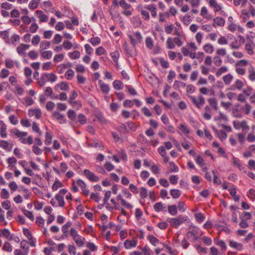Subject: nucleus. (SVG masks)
<instances>
[{"label": "nucleus", "mask_w": 255, "mask_h": 255, "mask_svg": "<svg viewBox=\"0 0 255 255\" xmlns=\"http://www.w3.org/2000/svg\"><path fill=\"white\" fill-rule=\"evenodd\" d=\"M189 219L187 216L179 215L176 218L168 219V221L172 227L177 228L184 222H186Z\"/></svg>", "instance_id": "f257e3e1"}, {"label": "nucleus", "mask_w": 255, "mask_h": 255, "mask_svg": "<svg viewBox=\"0 0 255 255\" xmlns=\"http://www.w3.org/2000/svg\"><path fill=\"white\" fill-rule=\"evenodd\" d=\"M70 235L78 246L81 247L83 246L85 238L80 236L74 228L70 229Z\"/></svg>", "instance_id": "f03ea898"}, {"label": "nucleus", "mask_w": 255, "mask_h": 255, "mask_svg": "<svg viewBox=\"0 0 255 255\" xmlns=\"http://www.w3.org/2000/svg\"><path fill=\"white\" fill-rule=\"evenodd\" d=\"M189 97L192 104L198 109H201L205 104V99L202 95H199L197 97L189 96Z\"/></svg>", "instance_id": "7ed1b4c3"}, {"label": "nucleus", "mask_w": 255, "mask_h": 255, "mask_svg": "<svg viewBox=\"0 0 255 255\" xmlns=\"http://www.w3.org/2000/svg\"><path fill=\"white\" fill-rule=\"evenodd\" d=\"M10 133L13 135L15 136L16 137L19 138V140L23 144H26V138L28 134L27 132L21 131L16 128L12 129Z\"/></svg>", "instance_id": "20e7f679"}, {"label": "nucleus", "mask_w": 255, "mask_h": 255, "mask_svg": "<svg viewBox=\"0 0 255 255\" xmlns=\"http://www.w3.org/2000/svg\"><path fill=\"white\" fill-rule=\"evenodd\" d=\"M234 128L237 130L242 129L243 131H247L249 129V126L247 124L246 121L240 122L239 121H235L233 122Z\"/></svg>", "instance_id": "39448f33"}, {"label": "nucleus", "mask_w": 255, "mask_h": 255, "mask_svg": "<svg viewBox=\"0 0 255 255\" xmlns=\"http://www.w3.org/2000/svg\"><path fill=\"white\" fill-rule=\"evenodd\" d=\"M129 38L132 45H135L140 43L142 40V37L139 32H135L129 35Z\"/></svg>", "instance_id": "423d86ee"}, {"label": "nucleus", "mask_w": 255, "mask_h": 255, "mask_svg": "<svg viewBox=\"0 0 255 255\" xmlns=\"http://www.w3.org/2000/svg\"><path fill=\"white\" fill-rule=\"evenodd\" d=\"M199 229L194 227L193 229L187 234V237L191 241L194 242L198 240Z\"/></svg>", "instance_id": "0eeeda50"}, {"label": "nucleus", "mask_w": 255, "mask_h": 255, "mask_svg": "<svg viewBox=\"0 0 255 255\" xmlns=\"http://www.w3.org/2000/svg\"><path fill=\"white\" fill-rule=\"evenodd\" d=\"M53 118L56 119L60 124L66 123V119L63 115L60 114L57 111H55L52 113Z\"/></svg>", "instance_id": "6e6552de"}, {"label": "nucleus", "mask_w": 255, "mask_h": 255, "mask_svg": "<svg viewBox=\"0 0 255 255\" xmlns=\"http://www.w3.org/2000/svg\"><path fill=\"white\" fill-rule=\"evenodd\" d=\"M84 175L87 178L91 181L97 182L99 181V178L95 174L91 172L89 170L85 169L84 171Z\"/></svg>", "instance_id": "1a4fd4ad"}, {"label": "nucleus", "mask_w": 255, "mask_h": 255, "mask_svg": "<svg viewBox=\"0 0 255 255\" xmlns=\"http://www.w3.org/2000/svg\"><path fill=\"white\" fill-rule=\"evenodd\" d=\"M29 47V45L21 43L16 48V51L18 54L24 56L25 51L28 49Z\"/></svg>", "instance_id": "9d476101"}, {"label": "nucleus", "mask_w": 255, "mask_h": 255, "mask_svg": "<svg viewBox=\"0 0 255 255\" xmlns=\"http://www.w3.org/2000/svg\"><path fill=\"white\" fill-rule=\"evenodd\" d=\"M244 86L243 82L242 81L239 79L236 80L235 83L231 85L230 88L229 89L230 90L234 91L236 90H241Z\"/></svg>", "instance_id": "9b49d317"}, {"label": "nucleus", "mask_w": 255, "mask_h": 255, "mask_svg": "<svg viewBox=\"0 0 255 255\" xmlns=\"http://www.w3.org/2000/svg\"><path fill=\"white\" fill-rule=\"evenodd\" d=\"M116 198L118 201H121V204L123 207L129 209L132 208L133 206L124 199L121 194H119Z\"/></svg>", "instance_id": "f8f14e48"}, {"label": "nucleus", "mask_w": 255, "mask_h": 255, "mask_svg": "<svg viewBox=\"0 0 255 255\" xmlns=\"http://www.w3.org/2000/svg\"><path fill=\"white\" fill-rule=\"evenodd\" d=\"M229 243L230 247L233 249L239 251H241L243 249V245L242 243H238L234 240H230Z\"/></svg>", "instance_id": "ddd939ff"}, {"label": "nucleus", "mask_w": 255, "mask_h": 255, "mask_svg": "<svg viewBox=\"0 0 255 255\" xmlns=\"http://www.w3.org/2000/svg\"><path fill=\"white\" fill-rule=\"evenodd\" d=\"M77 184L82 190L83 194L87 196L89 194V190L87 188L86 184L81 180H78L77 181Z\"/></svg>", "instance_id": "4468645a"}, {"label": "nucleus", "mask_w": 255, "mask_h": 255, "mask_svg": "<svg viewBox=\"0 0 255 255\" xmlns=\"http://www.w3.org/2000/svg\"><path fill=\"white\" fill-rule=\"evenodd\" d=\"M35 13L38 16L40 22H46L48 20V16L42 10H36Z\"/></svg>", "instance_id": "2eb2a0df"}, {"label": "nucleus", "mask_w": 255, "mask_h": 255, "mask_svg": "<svg viewBox=\"0 0 255 255\" xmlns=\"http://www.w3.org/2000/svg\"><path fill=\"white\" fill-rule=\"evenodd\" d=\"M28 116L29 117L35 116L38 119L41 116V112L39 109H30L28 110Z\"/></svg>", "instance_id": "dca6fc26"}, {"label": "nucleus", "mask_w": 255, "mask_h": 255, "mask_svg": "<svg viewBox=\"0 0 255 255\" xmlns=\"http://www.w3.org/2000/svg\"><path fill=\"white\" fill-rule=\"evenodd\" d=\"M0 135L2 138H6L7 137L6 129L7 127L3 121H0Z\"/></svg>", "instance_id": "f3484780"}, {"label": "nucleus", "mask_w": 255, "mask_h": 255, "mask_svg": "<svg viewBox=\"0 0 255 255\" xmlns=\"http://www.w3.org/2000/svg\"><path fill=\"white\" fill-rule=\"evenodd\" d=\"M137 244L136 240H126L124 243V246L126 249H129L133 247H135Z\"/></svg>", "instance_id": "a211bd4d"}, {"label": "nucleus", "mask_w": 255, "mask_h": 255, "mask_svg": "<svg viewBox=\"0 0 255 255\" xmlns=\"http://www.w3.org/2000/svg\"><path fill=\"white\" fill-rule=\"evenodd\" d=\"M248 78L252 82L255 81V68L253 66H251L248 68Z\"/></svg>", "instance_id": "6ab92c4d"}, {"label": "nucleus", "mask_w": 255, "mask_h": 255, "mask_svg": "<svg viewBox=\"0 0 255 255\" xmlns=\"http://www.w3.org/2000/svg\"><path fill=\"white\" fill-rule=\"evenodd\" d=\"M209 4L214 8L215 12L219 11L221 9V6L216 0H209Z\"/></svg>", "instance_id": "aec40b11"}, {"label": "nucleus", "mask_w": 255, "mask_h": 255, "mask_svg": "<svg viewBox=\"0 0 255 255\" xmlns=\"http://www.w3.org/2000/svg\"><path fill=\"white\" fill-rule=\"evenodd\" d=\"M99 84L101 90L105 94H108L110 91L108 85L104 83L102 80H99Z\"/></svg>", "instance_id": "412c9836"}, {"label": "nucleus", "mask_w": 255, "mask_h": 255, "mask_svg": "<svg viewBox=\"0 0 255 255\" xmlns=\"http://www.w3.org/2000/svg\"><path fill=\"white\" fill-rule=\"evenodd\" d=\"M166 207L161 202H157L154 205L153 208L157 212L165 211Z\"/></svg>", "instance_id": "4be33fe9"}, {"label": "nucleus", "mask_w": 255, "mask_h": 255, "mask_svg": "<svg viewBox=\"0 0 255 255\" xmlns=\"http://www.w3.org/2000/svg\"><path fill=\"white\" fill-rule=\"evenodd\" d=\"M144 7L145 9L151 11L152 17H155L157 16L156 8L154 4L146 5Z\"/></svg>", "instance_id": "5701e85b"}, {"label": "nucleus", "mask_w": 255, "mask_h": 255, "mask_svg": "<svg viewBox=\"0 0 255 255\" xmlns=\"http://www.w3.org/2000/svg\"><path fill=\"white\" fill-rule=\"evenodd\" d=\"M204 113L203 114V117L207 120H209L211 119V116L210 113L211 112V109L210 106H206L204 108Z\"/></svg>", "instance_id": "b1692460"}, {"label": "nucleus", "mask_w": 255, "mask_h": 255, "mask_svg": "<svg viewBox=\"0 0 255 255\" xmlns=\"http://www.w3.org/2000/svg\"><path fill=\"white\" fill-rule=\"evenodd\" d=\"M214 243L221 248V250L224 252L227 249V246L225 242L223 240H218L214 241Z\"/></svg>", "instance_id": "393cba45"}, {"label": "nucleus", "mask_w": 255, "mask_h": 255, "mask_svg": "<svg viewBox=\"0 0 255 255\" xmlns=\"http://www.w3.org/2000/svg\"><path fill=\"white\" fill-rule=\"evenodd\" d=\"M203 48L207 53L211 54L214 52V46L210 43H207L204 45Z\"/></svg>", "instance_id": "a878e982"}, {"label": "nucleus", "mask_w": 255, "mask_h": 255, "mask_svg": "<svg viewBox=\"0 0 255 255\" xmlns=\"http://www.w3.org/2000/svg\"><path fill=\"white\" fill-rule=\"evenodd\" d=\"M213 25L214 26H215V24L221 26L225 24V20L222 17H217L213 19Z\"/></svg>", "instance_id": "bb28decb"}, {"label": "nucleus", "mask_w": 255, "mask_h": 255, "mask_svg": "<svg viewBox=\"0 0 255 255\" xmlns=\"http://www.w3.org/2000/svg\"><path fill=\"white\" fill-rule=\"evenodd\" d=\"M233 79V76L230 74H228L223 77V81L226 85H229L231 83Z\"/></svg>", "instance_id": "cd10ccee"}, {"label": "nucleus", "mask_w": 255, "mask_h": 255, "mask_svg": "<svg viewBox=\"0 0 255 255\" xmlns=\"http://www.w3.org/2000/svg\"><path fill=\"white\" fill-rule=\"evenodd\" d=\"M178 128L183 133L186 135H187L190 133V129L183 124H180Z\"/></svg>", "instance_id": "c85d7f7f"}, {"label": "nucleus", "mask_w": 255, "mask_h": 255, "mask_svg": "<svg viewBox=\"0 0 255 255\" xmlns=\"http://www.w3.org/2000/svg\"><path fill=\"white\" fill-rule=\"evenodd\" d=\"M68 55L71 59L75 60L79 58L81 55L79 51L75 50L72 52L69 53Z\"/></svg>", "instance_id": "c756f323"}, {"label": "nucleus", "mask_w": 255, "mask_h": 255, "mask_svg": "<svg viewBox=\"0 0 255 255\" xmlns=\"http://www.w3.org/2000/svg\"><path fill=\"white\" fill-rule=\"evenodd\" d=\"M119 4L124 9H129L131 7V5L128 3L126 0H120Z\"/></svg>", "instance_id": "7c9ffc66"}, {"label": "nucleus", "mask_w": 255, "mask_h": 255, "mask_svg": "<svg viewBox=\"0 0 255 255\" xmlns=\"http://www.w3.org/2000/svg\"><path fill=\"white\" fill-rule=\"evenodd\" d=\"M44 76L47 79L48 81L54 82L57 80V76L53 73H44Z\"/></svg>", "instance_id": "2f4dec72"}, {"label": "nucleus", "mask_w": 255, "mask_h": 255, "mask_svg": "<svg viewBox=\"0 0 255 255\" xmlns=\"http://www.w3.org/2000/svg\"><path fill=\"white\" fill-rule=\"evenodd\" d=\"M9 146V144L6 140H0V147L3 148L4 150H7L8 151H10L12 148L11 146L10 149H8Z\"/></svg>", "instance_id": "473e14b6"}, {"label": "nucleus", "mask_w": 255, "mask_h": 255, "mask_svg": "<svg viewBox=\"0 0 255 255\" xmlns=\"http://www.w3.org/2000/svg\"><path fill=\"white\" fill-rule=\"evenodd\" d=\"M52 135L51 133L49 132H46L45 133V139L44 142L46 145H50L52 143Z\"/></svg>", "instance_id": "72a5a7b5"}, {"label": "nucleus", "mask_w": 255, "mask_h": 255, "mask_svg": "<svg viewBox=\"0 0 255 255\" xmlns=\"http://www.w3.org/2000/svg\"><path fill=\"white\" fill-rule=\"evenodd\" d=\"M2 235L8 240H11L12 235H11L9 231L7 229H4L1 231Z\"/></svg>", "instance_id": "f704fd0d"}, {"label": "nucleus", "mask_w": 255, "mask_h": 255, "mask_svg": "<svg viewBox=\"0 0 255 255\" xmlns=\"http://www.w3.org/2000/svg\"><path fill=\"white\" fill-rule=\"evenodd\" d=\"M5 66L8 68H12L15 64H18V63L16 61H14L10 59H6L5 60Z\"/></svg>", "instance_id": "c9c22d12"}, {"label": "nucleus", "mask_w": 255, "mask_h": 255, "mask_svg": "<svg viewBox=\"0 0 255 255\" xmlns=\"http://www.w3.org/2000/svg\"><path fill=\"white\" fill-rule=\"evenodd\" d=\"M168 212L172 216H175L177 213V208L176 205L168 206Z\"/></svg>", "instance_id": "e433bc0d"}, {"label": "nucleus", "mask_w": 255, "mask_h": 255, "mask_svg": "<svg viewBox=\"0 0 255 255\" xmlns=\"http://www.w3.org/2000/svg\"><path fill=\"white\" fill-rule=\"evenodd\" d=\"M55 199L57 200V201L58 202L59 206L60 207H63L65 204V202L64 201V196L60 195V194H57L55 196Z\"/></svg>", "instance_id": "4c0bfd02"}, {"label": "nucleus", "mask_w": 255, "mask_h": 255, "mask_svg": "<svg viewBox=\"0 0 255 255\" xmlns=\"http://www.w3.org/2000/svg\"><path fill=\"white\" fill-rule=\"evenodd\" d=\"M41 56L46 59H50L52 56V53L51 51H44L41 52Z\"/></svg>", "instance_id": "58836bf2"}, {"label": "nucleus", "mask_w": 255, "mask_h": 255, "mask_svg": "<svg viewBox=\"0 0 255 255\" xmlns=\"http://www.w3.org/2000/svg\"><path fill=\"white\" fill-rule=\"evenodd\" d=\"M40 0H32L28 4V7L31 9H34L37 7Z\"/></svg>", "instance_id": "ea45409f"}, {"label": "nucleus", "mask_w": 255, "mask_h": 255, "mask_svg": "<svg viewBox=\"0 0 255 255\" xmlns=\"http://www.w3.org/2000/svg\"><path fill=\"white\" fill-rule=\"evenodd\" d=\"M216 133L221 140H224L227 138V134L225 131L223 130H216Z\"/></svg>", "instance_id": "a19ab883"}, {"label": "nucleus", "mask_w": 255, "mask_h": 255, "mask_svg": "<svg viewBox=\"0 0 255 255\" xmlns=\"http://www.w3.org/2000/svg\"><path fill=\"white\" fill-rule=\"evenodd\" d=\"M249 63V62L248 60L245 59H242L240 60L236 63V67H242L243 68V67L246 66Z\"/></svg>", "instance_id": "79ce46f5"}, {"label": "nucleus", "mask_w": 255, "mask_h": 255, "mask_svg": "<svg viewBox=\"0 0 255 255\" xmlns=\"http://www.w3.org/2000/svg\"><path fill=\"white\" fill-rule=\"evenodd\" d=\"M148 239L150 243L154 246H156L158 243V240L152 235L149 236Z\"/></svg>", "instance_id": "37998d69"}, {"label": "nucleus", "mask_w": 255, "mask_h": 255, "mask_svg": "<svg viewBox=\"0 0 255 255\" xmlns=\"http://www.w3.org/2000/svg\"><path fill=\"white\" fill-rule=\"evenodd\" d=\"M170 192V195L174 199L178 198L181 195L180 191L177 189H171Z\"/></svg>", "instance_id": "c03bdc74"}, {"label": "nucleus", "mask_w": 255, "mask_h": 255, "mask_svg": "<svg viewBox=\"0 0 255 255\" xmlns=\"http://www.w3.org/2000/svg\"><path fill=\"white\" fill-rule=\"evenodd\" d=\"M167 47L168 49H173L175 47V44L173 39L171 37L167 38L166 41Z\"/></svg>", "instance_id": "a18cd8bd"}, {"label": "nucleus", "mask_w": 255, "mask_h": 255, "mask_svg": "<svg viewBox=\"0 0 255 255\" xmlns=\"http://www.w3.org/2000/svg\"><path fill=\"white\" fill-rule=\"evenodd\" d=\"M62 46L65 50H68L72 48L73 44L68 40H64L62 43Z\"/></svg>", "instance_id": "49530a36"}, {"label": "nucleus", "mask_w": 255, "mask_h": 255, "mask_svg": "<svg viewBox=\"0 0 255 255\" xmlns=\"http://www.w3.org/2000/svg\"><path fill=\"white\" fill-rule=\"evenodd\" d=\"M50 46V42L47 41H42L40 44V51L48 49Z\"/></svg>", "instance_id": "de8ad7c7"}, {"label": "nucleus", "mask_w": 255, "mask_h": 255, "mask_svg": "<svg viewBox=\"0 0 255 255\" xmlns=\"http://www.w3.org/2000/svg\"><path fill=\"white\" fill-rule=\"evenodd\" d=\"M74 74V72L73 70L69 69L65 74V78L67 80H71L73 77Z\"/></svg>", "instance_id": "09e8293b"}, {"label": "nucleus", "mask_w": 255, "mask_h": 255, "mask_svg": "<svg viewBox=\"0 0 255 255\" xmlns=\"http://www.w3.org/2000/svg\"><path fill=\"white\" fill-rule=\"evenodd\" d=\"M16 162H17V160L14 157H9L7 159V162L9 166H11V168L14 167V165L15 164H16Z\"/></svg>", "instance_id": "8fccbe9b"}, {"label": "nucleus", "mask_w": 255, "mask_h": 255, "mask_svg": "<svg viewBox=\"0 0 255 255\" xmlns=\"http://www.w3.org/2000/svg\"><path fill=\"white\" fill-rule=\"evenodd\" d=\"M114 88L116 90H121L123 88L122 83L118 80H115L113 82Z\"/></svg>", "instance_id": "3c124183"}, {"label": "nucleus", "mask_w": 255, "mask_h": 255, "mask_svg": "<svg viewBox=\"0 0 255 255\" xmlns=\"http://www.w3.org/2000/svg\"><path fill=\"white\" fill-rule=\"evenodd\" d=\"M2 250L7 252H11L12 248L8 242H5L2 247Z\"/></svg>", "instance_id": "603ef678"}, {"label": "nucleus", "mask_w": 255, "mask_h": 255, "mask_svg": "<svg viewBox=\"0 0 255 255\" xmlns=\"http://www.w3.org/2000/svg\"><path fill=\"white\" fill-rule=\"evenodd\" d=\"M145 44L146 47L151 49L153 47V40L150 37H146L145 39Z\"/></svg>", "instance_id": "864d4df0"}, {"label": "nucleus", "mask_w": 255, "mask_h": 255, "mask_svg": "<svg viewBox=\"0 0 255 255\" xmlns=\"http://www.w3.org/2000/svg\"><path fill=\"white\" fill-rule=\"evenodd\" d=\"M28 248H26V250L22 252L20 250L16 249L14 251V255H27L28 254Z\"/></svg>", "instance_id": "5fc2aeb1"}, {"label": "nucleus", "mask_w": 255, "mask_h": 255, "mask_svg": "<svg viewBox=\"0 0 255 255\" xmlns=\"http://www.w3.org/2000/svg\"><path fill=\"white\" fill-rule=\"evenodd\" d=\"M62 37L59 34H56L53 39V42L55 44H59L62 41Z\"/></svg>", "instance_id": "6e6d98bb"}, {"label": "nucleus", "mask_w": 255, "mask_h": 255, "mask_svg": "<svg viewBox=\"0 0 255 255\" xmlns=\"http://www.w3.org/2000/svg\"><path fill=\"white\" fill-rule=\"evenodd\" d=\"M62 186L61 182L57 179L55 181L54 183L53 184L52 188L54 191L57 190L58 188Z\"/></svg>", "instance_id": "4d7b16f0"}, {"label": "nucleus", "mask_w": 255, "mask_h": 255, "mask_svg": "<svg viewBox=\"0 0 255 255\" xmlns=\"http://www.w3.org/2000/svg\"><path fill=\"white\" fill-rule=\"evenodd\" d=\"M211 255H223V254L219 251L215 247H212L210 249Z\"/></svg>", "instance_id": "13d9d810"}, {"label": "nucleus", "mask_w": 255, "mask_h": 255, "mask_svg": "<svg viewBox=\"0 0 255 255\" xmlns=\"http://www.w3.org/2000/svg\"><path fill=\"white\" fill-rule=\"evenodd\" d=\"M67 116L72 121H75L76 119V114L73 110H69L67 113Z\"/></svg>", "instance_id": "bf43d9fd"}, {"label": "nucleus", "mask_w": 255, "mask_h": 255, "mask_svg": "<svg viewBox=\"0 0 255 255\" xmlns=\"http://www.w3.org/2000/svg\"><path fill=\"white\" fill-rule=\"evenodd\" d=\"M24 215L28 218L31 221H33L34 219V216L33 215L31 212L29 211L26 209L22 210Z\"/></svg>", "instance_id": "052dcab7"}, {"label": "nucleus", "mask_w": 255, "mask_h": 255, "mask_svg": "<svg viewBox=\"0 0 255 255\" xmlns=\"http://www.w3.org/2000/svg\"><path fill=\"white\" fill-rule=\"evenodd\" d=\"M247 0H234V3L236 6L241 4L242 6L244 7L246 5Z\"/></svg>", "instance_id": "680f3d73"}, {"label": "nucleus", "mask_w": 255, "mask_h": 255, "mask_svg": "<svg viewBox=\"0 0 255 255\" xmlns=\"http://www.w3.org/2000/svg\"><path fill=\"white\" fill-rule=\"evenodd\" d=\"M90 42L93 45L96 46L100 44L101 39L99 37H94L90 39Z\"/></svg>", "instance_id": "e2e57ef3"}, {"label": "nucleus", "mask_w": 255, "mask_h": 255, "mask_svg": "<svg viewBox=\"0 0 255 255\" xmlns=\"http://www.w3.org/2000/svg\"><path fill=\"white\" fill-rule=\"evenodd\" d=\"M177 208H178L180 211L183 212L186 210V206L184 202L179 201L178 203V206Z\"/></svg>", "instance_id": "0e129e2a"}, {"label": "nucleus", "mask_w": 255, "mask_h": 255, "mask_svg": "<svg viewBox=\"0 0 255 255\" xmlns=\"http://www.w3.org/2000/svg\"><path fill=\"white\" fill-rule=\"evenodd\" d=\"M40 41V37L38 35H35L32 39L31 43L34 45H37Z\"/></svg>", "instance_id": "69168bd1"}, {"label": "nucleus", "mask_w": 255, "mask_h": 255, "mask_svg": "<svg viewBox=\"0 0 255 255\" xmlns=\"http://www.w3.org/2000/svg\"><path fill=\"white\" fill-rule=\"evenodd\" d=\"M216 54L219 56H225L227 54L226 49L224 48H219L216 50Z\"/></svg>", "instance_id": "338daca9"}, {"label": "nucleus", "mask_w": 255, "mask_h": 255, "mask_svg": "<svg viewBox=\"0 0 255 255\" xmlns=\"http://www.w3.org/2000/svg\"><path fill=\"white\" fill-rule=\"evenodd\" d=\"M213 60H214V63L215 66H220L222 65V60H221V58L219 56H215L213 58Z\"/></svg>", "instance_id": "774afa93"}]
</instances>
